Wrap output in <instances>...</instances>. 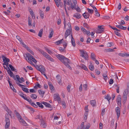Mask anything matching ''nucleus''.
<instances>
[{
	"instance_id": "864d4df0",
	"label": "nucleus",
	"mask_w": 129,
	"mask_h": 129,
	"mask_svg": "<svg viewBox=\"0 0 129 129\" xmlns=\"http://www.w3.org/2000/svg\"><path fill=\"white\" fill-rule=\"evenodd\" d=\"M81 28L82 31L83 32V34H84L86 31V30L82 26L81 27Z\"/></svg>"
},
{
	"instance_id": "423d86ee",
	"label": "nucleus",
	"mask_w": 129,
	"mask_h": 129,
	"mask_svg": "<svg viewBox=\"0 0 129 129\" xmlns=\"http://www.w3.org/2000/svg\"><path fill=\"white\" fill-rule=\"evenodd\" d=\"M56 5L57 7H59V6L62 8L63 6V3L61 2V0H54Z\"/></svg>"
},
{
	"instance_id": "4be33fe9",
	"label": "nucleus",
	"mask_w": 129,
	"mask_h": 129,
	"mask_svg": "<svg viewBox=\"0 0 129 129\" xmlns=\"http://www.w3.org/2000/svg\"><path fill=\"white\" fill-rule=\"evenodd\" d=\"M38 92L41 96H42V97H43L45 93V92L40 89L38 90Z\"/></svg>"
},
{
	"instance_id": "58836bf2",
	"label": "nucleus",
	"mask_w": 129,
	"mask_h": 129,
	"mask_svg": "<svg viewBox=\"0 0 129 129\" xmlns=\"http://www.w3.org/2000/svg\"><path fill=\"white\" fill-rule=\"evenodd\" d=\"M87 10L88 12L90 14H92L93 12V10L92 9H90L88 8L87 9Z\"/></svg>"
},
{
	"instance_id": "3c124183",
	"label": "nucleus",
	"mask_w": 129,
	"mask_h": 129,
	"mask_svg": "<svg viewBox=\"0 0 129 129\" xmlns=\"http://www.w3.org/2000/svg\"><path fill=\"white\" fill-rule=\"evenodd\" d=\"M83 88L85 90H87V84H85L83 85Z\"/></svg>"
},
{
	"instance_id": "ea45409f",
	"label": "nucleus",
	"mask_w": 129,
	"mask_h": 129,
	"mask_svg": "<svg viewBox=\"0 0 129 129\" xmlns=\"http://www.w3.org/2000/svg\"><path fill=\"white\" fill-rule=\"evenodd\" d=\"M88 112H85L84 113V119L85 120H86L87 118V116L88 115Z\"/></svg>"
},
{
	"instance_id": "a211bd4d",
	"label": "nucleus",
	"mask_w": 129,
	"mask_h": 129,
	"mask_svg": "<svg viewBox=\"0 0 129 129\" xmlns=\"http://www.w3.org/2000/svg\"><path fill=\"white\" fill-rule=\"evenodd\" d=\"M117 102L118 105L121 104V98L120 95H119L118 96L117 99Z\"/></svg>"
},
{
	"instance_id": "b1692460",
	"label": "nucleus",
	"mask_w": 129,
	"mask_h": 129,
	"mask_svg": "<svg viewBox=\"0 0 129 129\" xmlns=\"http://www.w3.org/2000/svg\"><path fill=\"white\" fill-rule=\"evenodd\" d=\"M90 104L92 106H95L96 104L95 101V100L91 101H90Z\"/></svg>"
},
{
	"instance_id": "6e6d98bb",
	"label": "nucleus",
	"mask_w": 129,
	"mask_h": 129,
	"mask_svg": "<svg viewBox=\"0 0 129 129\" xmlns=\"http://www.w3.org/2000/svg\"><path fill=\"white\" fill-rule=\"evenodd\" d=\"M83 25L87 28L88 29L89 28V27L88 26V24L86 23H84L83 24Z\"/></svg>"
},
{
	"instance_id": "e433bc0d",
	"label": "nucleus",
	"mask_w": 129,
	"mask_h": 129,
	"mask_svg": "<svg viewBox=\"0 0 129 129\" xmlns=\"http://www.w3.org/2000/svg\"><path fill=\"white\" fill-rule=\"evenodd\" d=\"M22 90L24 92L26 93H29L28 89L27 88H26L24 87H22Z\"/></svg>"
},
{
	"instance_id": "ddd939ff",
	"label": "nucleus",
	"mask_w": 129,
	"mask_h": 129,
	"mask_svg": "<svg viewBox=\"0 0 129 129\" xmlns=\"http://www.w3.org/2000/svg\"><path fill=\"white\" fill-rule=\"evenodd\" d=\"M42 103L45 105L46 107L49 108H52V106L50 104L46 102H42Z\"/></svg>"
},
{
	"instance_id": "680f3d73",
	"label": "nucleus",
	"mask_w": 129,
	"mask_h": 129,
	"mask_svg": "<svg viewBox=\"0 0 129 129\" xmlns=\"http://www.w3.org/2000/svg\"><path fill=\"white\" fill-rule=\"evenodd\" d=\"M74 28L77 31H79L80 29L79 27L77 26H75L74 27Z\"/></svg>"
},
{
	"instance_id": "c9c22d12",
	"label": "nucleus",
	"mask_w": 129,
	"mask_h": 129,
	"mask_svg": "<svg viewBox=\"0 0 129 129\" xmlns=\"http://www.w3.org/2000/svg\"><path fill=\"white\" fill-rule=\"evenodd\" d=\"M123 98V104L125 103V102L127 100V96H122Z\"/></svg>"
},
{
	"instance_id": "603ef678",
	"label": "nucleus",
	"mask_w": 129,
	"mask_h": 129,
	"mask_svg": "<svg viewBox=\"0 0 129 129\" xmlns=\"http://www.w3.org/2000/svg\"><path fill=\"white\" fill-rule=\"evenodd\" d=\"M10 71L9 72V73H8L10 75V76L11 77H13V75H14L12 72L11 70H9Z\"/></svg>"
},
{
	"instance_id": "20e7f679",
	"label": "nucleus",
	"mask_w": 129,
	"mask_h": 129,
	"mask_svg": "<svg viewBox=\"0 0 129 129\" xmlns=\"http://www.w3.org/2000/svg\"><path fill=\"white\" fill-rule=\"evenodd\" d=\"M35 68L36 69L40 72L42 74H44L45 73L46 70L44 66L40 65L38 66L36 65Z\"/></svg>"
},
{
	"instance_id": "0eeeda50",
	"label": "nucleus",
	"mask_w": 129,
	"mask_h": 129,
	"mask_svg": "<svg viewBox=\"0 0 129 129\" xmlns=\"http://www.w3.org/2000/svg\"><path fill=\"white\" fill-rule=\"evenodd\" d=\"M43 55L48 60L52 61H54V60L53 58L50 57L49 55H48L46 52H44L43 53Z\"/></svg>"
},
{
	"instance_id": "cd10ccee",
	"label": "nucleus",
	"mask_w": 129,
	"mask_h": 129,
	"mask_svg": "<svg viewBox=\"0 0 129 129\" xmlns=\"http://www.w3.org/2000/svg\"><path fill=\"white\" fill-rule=\"evenodd\" d=\"M9 66L12 71L16 72V69H15L11 65V64H9Z\"/></svg>"
},
{
	"instance_id": "39448f33",
	"label": "nucleus",
	"mask_w": 129,
	"mask_h": 129,
	"mask_svg": "<svg viewBox=\"0 0 129 129\" xmlns=\"http://www.w3.org/2000/svg\"><path fill=\"white\" fill-rule=\"evenodd\" d=\"M79 51L81 56L85 60H87L88 57V55L87 53L83 50H80Z\"/></svg>"
},
{
	"instance_id": "7c9ffc66",
	"label": "nucleus",
	"mask_w": 129,
	"mask_h": 129,
	"mask_svg": "<svg viewBox=\"0 0 129 129\" xmlns=\"http://www.w3.org/2000/svg\"><path fill=\"white\" fill-rule=\"evenodd\" d=\"M37 95L34 94H31L30 96V97L34 100L36 99L37 98Z\"/></svg>"
},
{
	"instance_id": "a18cd8bd",
	"label": "nucleus",
	"mask_w": 129,
	"mask_h": 129,
	"mask_svg": "<svg viewBox=\"0 0 129 129\" xmlns=\"http://www.w3.org/2000/svg\"><path fill=\"white\" fill-rule=\"evenodd\" d=\"M115 122V120L114 119H112L111 124V126L112 127H113L114 126V123Z\"/></svg>"
},
{
	"instance_id": "a19ab883",
	"label": "nucleus",
	"mask_w": 129,
	"mask_h": 129,
	"mask_svg": "<svg viewBox=\"0 0 129 129\" xmlns=\"http://www.w3.org/2000/svg\"><path fill=\"white\" fill-rule=\"evenodd\" d=\"M48 85L49 87H50V89L51 90H53V86L52 85L51 83H49Z\"/></svg>"
},
{
	"instance_id": "5701e85b",
	"label": "nucleus",
	"mask_w": 129,
	"mask_h": 129,
	"mask_svg": "<svg viewBox=\"0 0 129 129\" xmlns=\"http://www.w3.org/2000/svg\"><path fill=\"white\" fill-rule=\"evenodd\" d=\"M6 110L7 112L9 114V115L12 117V113L11 110L8 109L7 108V109Z\"/></svg>"
},
{
	"instance_id": "5fc2aeb1",
	"label": "nucleus",
	"mask_w": 129,
	"mask_h": 129,
	"mask_svg": "<svg viewBox=\"0 0 129 129\" xmlns=\"http://www.w3.org/2000/svg\"><path fill=\"white\" fill-rule=\"evenodd\" d=\"M71 87V85H68L67 87V89L68 92H70V88Z\"/></svg>"
},
{
	"instance_id": "c03bdc74",
	"label": "nucleus",
	"mask_w": 129,
	"mask_h": 129,
	"mask_svg": "<svg viewBox=\"0 0 129 129\" xmlns=\"http://www.w3.org/2000/svg\"><path fill=\"white\" fill-rule=\"evenodd\" d=\"M28 25L29 26H32L31 24V19H29V18H28Z\"/></svg>"
},
{
	"instance_id": "a878e982",
	"label": "nucleus",
	"mask_w": 129,
	"mask_h": 129,
	"mask_svg": "<svg viewBox=\"0 0 129 129\" xmlns=\"http://www.w3.org/2000/svg\"><path fill=\"white\" fill-rule=\"evenodd\" d=\"M43 29L42 28L40 30V31L39 32L38 34V36L40 37H42V35L43 34Z\"/></svg>"
},
{
	"instance_id": "4c0bfd02",
	"label": "nucleus",
	"mask_w": 129,
	"mask_h": 129,
	"mask_svg": "<svg viewBox=\"0 0 129 129\" xmlns=\"http://www.w3.org/2000/svg\"><path fill=\"white\" fill-rule=\"evenodd\" d=\"M105 99H106L109 102V100L111 99V97L110 95L107 94V95L105 97Z\"/></svg>"
},
{
	"instance_id": "f704fd0d",
	"label": "nucleus",
	"mask_w": 129,
	"mask_h": 129,
	"mask_svg": "<svg viewBox=\"0 0 129 129\" xmlns=\"http://www.w3.org/2000/svg\"><path fill=\"white\" fill-rule=\"evenodd\" d=\"M63 39H62L61 40H58L55 42V44L56 45H58L61 43L63 41Z\"/></svg>"
},
{
	"instance_id": "412c9836",
	"label": "nucleus",
	"mask_w": 129,
	"mask_h": 129,
	"mask_svg": "<svg viewBox=\"0 0 129 129\" xmlns=\"http://www.w3.org/2000/svg\"><path fill=\"white\" fill-rule=\"evenodd\" d=\"M50 29V31H51L50 32V34L48 37L49 38H51L52 37L54 33L52 28H51Z\"/></svg>"
},
{
	"instance_id": "8fccbe9b",
	"label": "nucleus",
	"mask_w": 129,
	"mask_h": 129,
	"mask_svg": "<svg viewBox=\"0 0 129 129\" xmlns=\"http://www.w3.org/2000/svg\"><path fill=\"white\" fill-rule=\"evenodd\" d=\"M70 7L72 8V9H76V8L77 6L76 5H73L72 4H71Z\"/></svg>"
},
{
	"instance_id": "393cba45",
	"label": "nucleus",
	"mask_w": 129,
	"mask_h": 129,
	"mask_svg": "<svg viewBox=\"0 0 129 129\" xmlns=\"http://www.w3.org/2000/svg\"><path fill=\"white\" fill-rule=\"evenodd\" d=\"M39 14L41 18L42 19H43L44 16L43 12L42 11L40 10L39 12Z\"/></svg>"
},
{
	"instance_id": "2f4dec72",
	"label": "nucleus",
	"mask_w": 129,
	"mask_h": 129,
	"mask_svg": "<svg viewBox=\"0 0 129 129\" xmlns=\"http://www.w3.org/2000/svg\"><path fill=\"white\" fill-rule=\"evenodd\" d=\"M114 49H112L111 48H109L107 49H105L104 50V51L106 52H111L114 51Z\"/></svg>"
},
{
	"instance_id": "c85d7f7f",
	"label": "nucleus",
	"mask_w": 129,
	"mask_h": 129,
	"mask_svg": "<svg viewBox=\"0 0 129 129\" xmlns=\"http://www.w3.org/2000/svg\"><path fill=\"white\" fill-rule=\"evenodd\" d=\"M19 122H22L24 126H26L27 124L26 123L25 121L22 118L20 120Z\"/></svg>"
},
{
	"instance_id": "9d476101",
	"label": "nucleus",
	"mask_w": 129,
	"mask_h": 129,
	"mask_svg": "<svg viewBox=\"0 0 129 129\" xmlns=\"http://www.w3.org/2000/svg\"><path fill=\"white\" fill-rule=\"evenodd\" d=\"M102 26H98V29L97 31V33H101L104 31V28L103 27H102Z\"/></svg>"
},
{
	"instance_id": "37998d69",
	"label": "nucleus",
	"mask_w": 129,
	"mask_h": 129,
	"mask_svg": "<svg viewBox=\"0 0 129 129\" xmlns=\"http://www.w3.org/2000/svg\"><path fill=\"white\" fill-rule=\"evenodd\" d=\"M25 100L27 101L30 104L32 105V104L34 103L30 99H28L27 98Z\"/></svg>"
},
{
	"instance_id": "f3484780",
	"label": "nucleus",
	"mask_w": 129,
	"mask_h": 129,
	"mask_svg": "<svg viewBox=\"0 0 129 129\" xmlns=\"http://www.w3.org/2000/svg\"><path fill=\"white\" fill-rule=\"evenodd\" d=\"M71 43L73 46L74 47H75V46L76 45L75 40L73 37L72 34L71 35Z\"/></svg>"
},
{
	"instance_id": "13d9d810",
	"label": "nucleus",
	"mask_w": 129,
	"mask_h": 129,
	"mask_svg": "<svg viewBox=\"0 0 129 129\" xmlns=\"http://www.w3.org/2000/svg\"><path fill=\"white\" fill-rule=\"evenodd\" d=\"M84 17V18L87 19V18H89V16L87 15H85V13H84L82 15Z\"/></svg>"
},
{
	"instance_id": "6e6552de",
	"label": "nucleus",
	"mask_w": 129,
	"mask_h": 129,
	"mask_svg": "<svg viewBox=\"0 0 129 129\" xmlns=\"http://www.w3.org/2000/svg\"><path fill=\"white\" fill-rule=\"evenodd\" d=\"M41 123L40 126L43 128H45L47 126V124L43 119H41Z\"/></svg>"
},
{
	"instance_id": "f03ea898",
	"label": "nucleus",
	"mask_w": 129,
	"mask_h": 129,
	"mask_svg": "<svg viewBox=\"0 0 129 129\" xmlns=\"http://www.w3.org/2000/svg\"><path fill=\"white\" fill-rule=\"evenodd\" d=\"M9 117L8 114H6L5 118V121L6 122V124L5 125V129H9V127L10 124V121Z\"/></svg>"
},
{
	"instance_id": "7ed1b4c3",
	"label": "nucleus",
	"mask_w": 129,
	"mask_h": 129,
	"mask_svg": "<svg viewBox=\"0 0 129 129\" xmlns=\"http://www.w3.org/2000/svg\"><path fill=\"white\" fill-rule=\"evenodd\" d=\"M26 56H25V58L27 60V58H28V60H29L30 58L31 60L35 63H36L37 61L36 59L29 53H27L26 54Z\"/></svg>"
},
{
	"instance_id": "09e8293b",
	"label": "nucleus",
	"mask_w": 129,
	"mask_h": 129,
	"mask_svg": "<svg viewBox=\"0 0 129 129\" xmlns=\"http://www.w3.org/2000/svg\"><path fill=\"white\" fill-rule=\"evenodd\" d=\"M95 15L98 17L100 16V15L98 12L97 9L95 10Z\"/></svg>"
},
{
	"instance_id": "69168bd1",
	"label": "nucleus",
	"mask_w": 129,
	"mask_h": 129,
	"mask_svg": "<svg viewBox=\"0 0 129 129\" xmlns=\"http://www.w3.org/2000/svg\"><path fill=\"white\" fill-rule=\"evenodd\" d=\"M118 23L120 25H123V24H124L125 23L124 21V20H122L121 21V23Z\"/></svg>"
},
{
	"instance_id": "4468645a",
	"label": "nucleus",
	"mask_w": 129,
	"mask_h": 129,
	"mask_svg": "<svg viewBox=\"0 0 129 129\" xmlns=\"http://www.w3.org/2000/svg\"><path fill=\"white\" fill-rule=\"evenodd\" d=\"M73 16L74 17H75L76 18L79 19L81 18V15L79 13H77L74 14Z\"/></svg>"
},
{
	"instance_id": "bb28decb",
	"label": "nucleus",
	"mask_w": 129,
	"mask_h": 129,
	"mask_svg": "<svg viewBox=\"0 0 129 129\" xmlns=\"http://www.w3.org/2000/svg\"><path fill=\"white\" fill-rule=\"evenodd\" d=\"M42 103H41L38 102H36V104L37 106L41 108H43L44 107L42 105Z\"/></svg>"
},
{
	"instance_id": "72a5a7b5",
	"label": "nucleus",
	"mask_w": 129,
	"mask_h": 129,
	"mask_svg": "<svg viewBox=\"0 0 129 129\" xmlns=\"http://www.w3.org/2000/svg\"><path fill=\"white\" fill-rule=\"evenodd\" d=\"M80 67L84 69L85 71L88 70V69L86 67V66L84 64H82L81 65Z\"/></svg>"
},
{
	"instance_id": "aec40b11",
	"label": "nucleus",
	"mask_w": 129,
	"mask_h": 129,
	"mask_svg": "<svg viewBox=\"0 0 129 129\" xmlns=\"http://www.w3.org/2000/svg\"><path fill=\"white\" fill-rule=\"evenodd\" d=\"M2 58L3 61H4L5 62H8L10 61L9 59L7 58V57L5 56H2Z\"/></svg>"
},
{
	"instance_id": "1a4fd4ad",
	"label": "nucleus",
	"mask_w": 129,
	"mask_h": 129,
	"mask_svg": "<svg viewBox=\"0 0 129 129\" xmlns=\"http://www.w3.org/2000/svg\"><path fill=\"white\" fill-rule=\"evenodd\" d=\"M72 32V30L70 29H67L65 32L64 37L66 39L67 37L70 35L71 34V33Z\"/></svg>"
},
{
	"instance_id": "774afa93",
	"label": "nucleus",
	"mask_w": 129,
	"mask_h": 129,
	"mask_svg": "<svg viewBox=\"0 0 129 129\" xmlns=\"http://www.w3.org/2000/svg\"><path fill=\"white\" fill-rule=\"evenodd\" d=\"M89 5H90L91 6V7H92L93 9L94 10H96V9H97L96 8V7L94 6H93V5L92 4H89Z\"/></svg>"
},
{
	"instance_id": "e2e57ef3",
	"label": "nucleus",
	"mask_w": 129,
	"mask_h": 129,
	"mask_svg": "<svg viewBox=\"0 0 129 129\" xmlns=\"http://www.w3.org/2000/svg\"><path fill=\"white\" fill-rule=\"evenodd\" d=\"M57 24L58 25L60 24L61 23V20L59 18L57 20Z\"/></svg>"
},
{
	"instance_id": "2eb2a0df",
	"label": "nucleus",
	"mask_w": 129,
	"mask_h": 129,
	"mask_svg": "<svg viewBox=\"0 0 129 129\" xmlns=\"http://www.w3.org/2000/svg\"><path fill=\"white\" fill-rule=\"evenodd\" d=\"M116 27H117L119 29L125 30L127 28V27H124L122 25H116Z\"/></svg>"
},
{
	"instance_id": "0e129e2a",
	"label": "nucleus",
	"mask_w": 129,
	"mask_h": 129,
	"mask_svg": "<svg viewBox=\"0 0 129 129\" xmlns=\"http://www.w3.org/2000/svg\"><path fill=\"white\" fill-rule=\"evenodd\" d=\"M76 11L78 12H81V10L77 6V7H76Z\"/></svg>"
},
{
	"instance_id": "6ab92c4d",
	"label": "nucleus",
	"mask_w": 129,
	"mask_h": 129,
	"mask_svg": "<svg viewBox=\"0 0 129 129\" xmlns=\"http://www.w3.org/2000/svg\"><path fill=\"white\" fill-rule=\"evenodd\" d=\"M19 95L22 98H23L24 100L26 99V98L25 97L26 95L24 94L22 92L19 91Z\"/></svg>"
},
{
	"instance_id": "79ce46f5",
	"label": "nucleus",
	"mask_w": 129,
	"mask_h": 129,
	"mask_svg": "<svg viewBox=\"0 0 129 129\" xmlns=\"http://www.w3.org/2000/svg\"><path fill=\"white\" fill-rule=\"evenodd\" d=\"M114 33L115 34L118 36H121L120 33L119 32L117 31H116L115 30L114 31Z\"/></svg>"
},
{
	"instance_id": "9b49d317",
	"label": "nucleus",
	"mask_w": 129,
	"mask_h": 129,
	"mask_svg": "<svg viewBox=\"0 0 129 129\" xmlns=\"http://www.w3.org/2000/svg\"><path fill=\"white\" fill-rule=\"evenodd\" d=\"M115 111L117 116V118H118L120 114V109L118 107H116L115 108Z\"/></svg>"
},
{
	"instance_id": "c756f323",
	"label": "nucleus",
	"mask_w": 129,
	"mask_h": 129,
	"mask_svg": "<svg viewBox=\"0 0 129 129\" xmlns=\"http://www.w3.org/2000/svg\"><path fill=\"white\" fill-rule=\"evenodd\" d=\"M16 116L17 117L19 121L22 118L21 116L20 115L19 113H17V114H16Z\"/></svg>"
},
{
	"instance_id": "dca6fc26",
	"label": "nucleus",
	"mask_w": 129,
	"mask_h": 129,
	"mask_svg": "<svg viewBox=\"0 0 129 129\" xmlns=\"http://www.w3.org/2000/svg\"><path fill=\"white\" fill-rule=\"evenodd\" d=\"M56 78L57 80V81L59 84L61 83V78L60 76L59 75H57L56 76Z\"/></svg>"
},
{
	"instance_id": "052dcab7",
	"label": "nucleus",
	"mask_w": 129,
	"mask_h": 129,
	"mask_svg": "<svg viewBox=\"0 0 129 129\" xmlns=\"http://www.w3.org/2000/svg\"><path fill=\"white\" fill-rule=\"evenodd\" d=\"M61 104L62 105V106L63 107V108L64 107L65 108H66V103L64 101H62L61 103Z\"/></svg>"
},
{
	"instance_id": "338daca9",
	"label": "nucleus",
	"mask_w": 129,
	"mask_h": 129,
	"mask_svg": "<svg viewBox=\"0 0 129 129\" xmlns=\"http://www.w3.org/2000/svg\"><path fill=\"white\" fill-rule=\"evenodd\" d=\"M90 32L89 31H86L84 34H86L88 36H89L90 35Z\"/></svg>"
},
{
	"instance_id": "473e14b6",
	"label": "nucleus",
	"mask_w": 129,
	"mask_h": 129,
	"mask_svg": "<svg viewBox=\"0 0 129 129\" xmlns=\"http://www.w3.org/2000/svg\"><path fill=\"white\" fill-rule=\"evenodd\" d=\"M91 59L93 60L96 59L95 58V55L93 53H91Z\"/></svg>"
},
{
	"instance_id": "f8f14e48",
	"label": "nucleus",
	"mask_w": 129,
	"mask_h": 129,
	"mask_svg": "<svg viewBox=\"0 0 129 129\" xmlns=\"http://www.w3.org/2000/svg\"><path fill=\"white\" fill-rule=\"evenodd\" d=\"M53 96L55 101H57L58 102L60 101V98L58 94H54L53 95Z\"/></svg>"
},
{
	"instance_id": "de8ad7c7",
	"label": "nucleus",
	"mask_w": 129,
	"mask_h": 129,
	"mask_svg": "<svg viewBox=\"0 0 129 129\" xmlns=\"http://www.w3.org/2000/svg\"><path fill=\"white\" fill-rule=\"evenodd\" d=\"M89 68L91 71H93L94 70V67L92 64H90L89 66Z\"/></svg>"
},
{
	"instance_id": "4d7b16f0",
	"label": "nucleus",
	"mask_w": 129,
	"mask_h": 129,
	"mask_svg": "<svg viewBox=\"0 0 129 129\" xmlns=\"http://www.w3.org/2000/svg\"><path fill=\"white\" fill-rule=\"evenodd\" d=\"M128 94V91L126 90H125L123 93V96H127Z\"/></svg>"
},
{
	"instance_id": "f257e3e1",
	"label": "nucleus",
	"mask_w": 129,
	"mask_h": 129,
	"mask_svg": "<svg viewBox=\"0 0 129 129\" xmlns=\"http://www.w3.org/2000/svg\"><path fill=\"white\" fill-rule=\"evenodd\" d=\"M57 57L61 62L63 63L66 66L71 70L72 69L71 67L69 64H70V60L69 59L66 58L64 56L60 54H58L57 56Z\"/></svg>"
},
{
	"instance_id": "49530a36",
	"label": "nucleus",
	"mask_w": 129,
	"mask_h": 129,
	"mask_svg": "<svg viewBox=\"0 0 129 129\" xmlns=\"http://www.w3.org/2000/svg\"><path fill=\"white\" fill-rule=\"evenodd\" d=\"M16 78L17 79V81H18V82L22 83V82L20 80V78L19 76L17 75H16Z\"/></svg>"
},
{
	"instance_id": "bf43d9fd",
	"label": "nucleus",
	"mask_w": 129,
	"mask_h": 129,
	"mask_svg": "<svg viewBox=\"0 0 129 129\" xmlns=\"http://www.w3.org/2000/svg\"><path fill=\"white\" fill-rule=\"evenodd\" d=\"M45 50L48 52L49 54H51L52 53V52L51 51L49 50L47 48H45Z\"/></svg>"
}]
</instances>
